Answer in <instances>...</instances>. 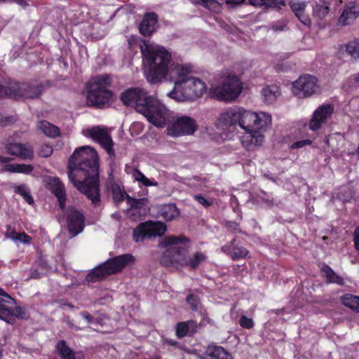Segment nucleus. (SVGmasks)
Listing matches in <instances>:
<instances>
[{
  "mask_svg": "<svg viewBox=\"0 0 359 359\" xmlns=\"http://www.w3.org/2000/svg\"><path fill=\"white\" fill-rule=\"evenodd\" d=\"M83 134L97 142L106 150L110 157L114 158L115 156L114 142L109 132L106 128L95 126L92 128L83 130Z\"/></svg>",
  "mask_w": 359,
  "mask_h": 359,
  "instance_id": "13",
  "label": "nucleus"
},
{
  "mask_svg": "<svg viewBox=\"0 0 359 359\" xmlns=\"http://www.w3.org/2000/svg\"><path fill=\"white\" fill-rule=\"evenodd\" d=\"M12 88L14 91V99H36L39 97L42 92V86L36 83H18L13 82Z\"/></svg>",
  "mask_w": 359,
  "mask_h": 359,
  "instance_id": "15",
  "label": "nucleus"
},
{
  "mask_svg": "<svg viewBox=\"0 0 359 359\" xmlns=\"http://www.w3.org/2000/svg\"><path fill=\"white\" fill-rule=\"evenodd\" d=\"M235 241H236V240H235V238H233V239L231 241V242L230 243V244H229V245H226L223 246V247L222 248V250L224 252H225V253H226V254H228V255H230L231 252H232V250H231V245H233L234 244Z\"/></svg>",
  "mask_w": 359,
  "mask_h": 359,
  "instance_id": "56",
  "label": "nucleus"
},
{
  "mask_svg": "<svg viewBox=\"0 0 359 359\" xmlns=\"http://www.w3.org/2000/svg\"><path fill=\"white\" fill-rule=\"evenodd\" d=\"M240 325L244 328L250 329L254 326V322L252 318L243 315L240 319Z\"/></svg>",
  "mask_w": 359,
  "mask_h": 359,
  "instance_id": "46",
  "label": "nucleus"
},
{
  "mask_svg": "<svg viewBox=\"0 0 359 359\" xmlns=\"http://www.w3.org/2000/svg\"><path fill=\"white\" fill-rule=\"evenodd\" d=\"M8 154L23 160H32L34 158V149L28 144L10 143L6 147Z\"/></svg>",
  "mask_w": 359,
  "mask_h": 359,
  "instance_id": "21",
  "label": "nucleus"
},
{
  "mask_svg": "<svg viewBox=\"0 0 359 359\" xmlns=\"http://www.w3.org/2000/svg\"><path fill=\"white\" fill-rule=\"evenodd\" d=\"M240 107H234L219 114L215 121V127L222 130H226L231 126L239 125Z\"/></svg>",
  "mask_w": 359,
  "mask_h": 359,
  "instance_id": "17",
  "label": "nucleus"
},
{
  "mask_svg": "<svg viewBox=\"0 0 359 359\" xmlns=\"http://www.w3.org/2000/svg\"><path fill=\"white\" fill-rule=\"evenodd\" d=\"M126 171L130 174L135 181L144 187H157L158 185L156 181L147 178L141 171L137 168L126 165Z\"/></svg>",
  "mask_w": 359,
  "mask_h": 359,
  "instance_id": "29",
  "label": "nucleus"
},
{
  "mask_svg": "<svg viewBox=\"0 0 359 359\" xmlns=\"http://www.w3.org/2000/svg\"><path fill=\"white\" fill-rule=\"evenodd\" d=\"M239 126L245 132L266 127L271 122V117L265 112L259 114L240 107Z\"/></svg>",
  "mask_w": 359,
  "mask_h": 359,
  "instance_id": "9",
  "label": "nucleus"
},
{
  "mask_svg": "<svg viewBox=\"0 0 359 359\" xmlns=\"http://www.w3.org/2000/svg\"><path fill=\"white\" fill-rule=\"evenodd\" d=\"M344 142V137L338 133L329 135L325 141L327 146L335 151H339L340 149V144H343Z\"/></svg>",
  "mask_w": 359,
  "mask_h": 359,
  "instance_id": "38",
  "label": "nucleus"
},
{
  "mask_svg": "<svg viewBox=\"0 0 359 359\" xmlns=\"http://www.w3.org/2000/svg\"><path fill=\"white\" fill-rule=\"evenodd\" d=\"M113 199L116 203H119L123 200L126 192L123 189L116 183L111 185Z\"/></svg>",
  "mask_w": 359,
  "mask_h": 359,
  "instance_id": "41",
  "label": "nucleus"
},
{
  "mask_svg": "<svg viewBox=\"0 0 359 359\" xmlns=\"http://www.w3.org/2000/svg\"><path fill=\"white\" fill-rule=\"evenodd\" d=\"M16 121V117L8 116L0 118V126L5 127L10 126Z\"/></svg>",
  "mask_w": 359,
  "mask_h": 359,
  "instance_id": "49",
  "label": "nucleus"
},
{
  "mask_svg": "<svg viewBox=\"0 0 359 359\" xmlns=\"http://www.w3.org/2000/svg\"><path fill=\"white\" fill-rule=\"evenodd\" d=\"M15 192L21 195L29 205H32L34 203V199L31 196L28 188L25 185L16 187L15 188Z\"/></svg>",
  "mask_w": 359,
  "mask_h": 359,
  "instance_id": "42",
  "label": "nucleus"
},
{
  "mask_svg": "<svg viewBox=\"0 0 359 359\" xmlns=\"http://www.w3.org/2000/svg\"><path fill=\"white\" fill-rule=\"evenodd\" d=\"M157 22V16L155 13L147 14L140 25V32L144 36H149L154 31V27Z\"/></svg>",
  "mask_w": 359,
  "mask_h": 359,
  "instance_id": "28",
  "label": "nucleus"
},
{
  "mask_svg": "<svg viewBox=\"0 0 359 359\" xmlns=\"http://www.w3.org/2000/svg\"><path fill=\"white\" fill-rule=\"evenodd\" d=\"M190 65L176 66L171 70L174 76V88L168 95L177 101H194L201 97L207 90L205 83L201 79L190 76Z\"/></svg>",
  "mask_w": 359,
  "mask_h": 359,
  "instance_id": "4",
  "label": "nucleus"
},
{
  "mask_svg": "<svg viewBox=\"0 0 359 359\" xmlns=\"http://www.w3.org/2000/svg\"><path fill=\"white\" fill-rule=\"evenodd\" d=\"M226 1V3L227 4H233V5H236V4H241L242 2H243L245 0H225Z\"/></svg>",
  "mask_w": 359,
  "mask_h": 359,
  "instance_id": "59",
  "label": "nucleus"
},
{
  "mask_svg": "<svg viewBox=\"0 0 359 359\" xmlns=\"http://www.w3.org/2000/svg\"><path fill=\"white\" fill-rule=\"evenodd\" d=\"M353 81L355 84L359 86V72L355 75H353Z\"/></svg>",
  "mask_w": 359,
  "mask_h": 359,
  "instance_id": "60",
  "label": "nucleus"
},
{
  "mask_svg": "<svg viewBox=\"0 0 359 359\" xmlns=\"http://www.w3.org/2000/svg\"><path fill=\"white\" fill-rule=\"evenodd\" d=\"M38 128L46 136L55 137L59 135V128L46 121H41L38 124Z\"/></svg>",
  "mask_w": 359,
  "mask_h": 359,
  "instance_id": "31",
  "label": "nucleus"
},
{
  "mask_svg": "<svg viewBox=\"0 0 359 359\" xmlns=\"http://www.w3.org/2000/svg\"><path fill=\"white\" fill-rule=\"evenodd\" d=\"M228 226L229 228H232L233 230H236L237 229V224L234 222H229V224H228Z\"/></svg>",
  "mask_w": 359,
  "mask_h": 359,
  "instance_id": "62",
  "label": "nucleus"
},
{
  "mask_svg": "<svg viewBox=\"0 0 359 359\" xmlns=\"http://www.w3.org/2000/svg\"><path fill=\"white\" fill-rule=\"evenodd\" d=\"M68 176L74 185L97 205L100 202L99 165L96 151L91 147L76 149L69 161Z\"/></svg>",
  "mask_w": 359,
  "mask_h": 359,
  "instance_id": "1",
  "label": "nucleus"
},
{
  "mask_svg": "<svg viewBox=\"0 0 359 359\" xmlns=\"http://www.w3.org/2000/svg\"><path fill=\"white\" fill-rule=\"evenodd\" d=\"M293 93L299 97H307L320 92V86L316 77L310 74L300 76L293 83Z\"/></svg>",
  "mask_w": 359,
  "mask_h": 359,
  "instance_id": "11",
  "label": "nucleus"
},
{
  "mask_svg": "<svg viewBox=\"0 0 359 359\" xmlns=\"http://www.w3.org/2000/svg\"><path fill=\"white\" fill-rule=\"evenodd\" d=\"M346 53L354 60H359V40L351 41L344 46Z\"/></svg>",
  "mask_w": 359,
  "mask_h": 359,
  "instance_id": "39",
  "label": "nucleus"
},
{
  "mask_svg": "<svg viewBox=\"0 0 359 359\" xmlns=\"http://www.w3.org/2000/svg\"><path fill=\"white\" fill-rule=\"evenodd\" d=\"M167 226L163 222L151 221L141 223L133 231V239L136 243L144 238H152L161 236L166 231Z\"/></svg>",
  "mask_w": 359,
  "mask_h": 359,
  "instance_id": "12",
  "label": "nucleus"
},
{
  "mask_svg": "<svg viewBox=\"0 0 359 359\" xmlns=\"http://www.w3.org/2000/svg\"><path fill=\"white\" fill-rule=\"evenodd\" d=\"M0 319L9 324L15 323L14 311L6 307L5 305L0 306Z\"/></svg>",
  "mask_w": 359,
  "mask_h": 359,
  "instance_id": "40",
  "label": "nucleus"
},
{
  "mask_svg": "<svg viewBox=\"0 0 359 359\" xmlns=\"http://www.w3.org/2000/svg\"><path fill=\"white\" fill-rule=\"evenodd\" d=\"M0 296H2L4 297H7L8 300L7 301L9 302L10 301L14 302V299H13L8 293H6L1 287H0Z\"/></svg>",
  "mask_w": 359,
  "mask_h": 359,
  "instance_id": "58",
  "label": "nucleus"
},
{
  "mask_svg": "<svg viewBox=\"0 0 359 359\" xmlns=\"http://www.w3.org/2000/svg\"><path fill=\"white\" fill-rule=\"evenodd\" d=\"M149 97L142 88H130L121 94L120 99L125 105L133 107L139 112V107H144Z\"/></svg>",
  "mask_w": 359,
  "mask_h": 359,
  "instance_id": "14",
  "label": "nucleus"
},
{
  "mask_svg": "<svg viewBox=\"0 0 359 359\" xmlns=\"http://www.w3.org/2000/svg\"><path fill=\"white\" fill-rule=\"evenodd\" d=\"M330 1L319 0V2H316L313 6L312 15L318 23L324 20L330 13Z\"/></svg>",
  "mask_w": 359,
  "mask_h": 359,
  "instance_id": "25",
  "label": "nucleus"
},
{
  "mask_svg": "<svg viewBox=\"0 0 359 359\" xmlns=\"http://www.w3.org/2000/svg\"><path fill=\"white\" fill-rule=\"evenodd\" d=\"M34 170V167L27 164H7L4 169V171L9 172H19L23 174H29Z\"/></svg>",
  "mask_w": 359,
  "mask_h": 359,
  "instance_id": "33",
  "label": "nucleus"
},
{
  "mask_svg": "<svg viewBox=\"0 0 359 359\" xmlns=\"http://www.w3.org/2000/svg\"><path fill=\"white\" fill-rule=\"evenodd\" d=\"M48 187L57 198L60 206L64 208L65 205L66 194L65 187L58 178L54 177L50 179L48 182Z\"/></svg>",
  "mask_w": 359,
  "mask_h": 359,
  "instance_id": "24",
  "label": "nucleus"
},
{
  "mask_svg": "<svg viewBox=\"0 0 359 359\" xmlns=\"http://www.w3.org/2000/svg\"><path fill=\"white\" fill-rule=\"evenodd\" d=\"M126 201L127 203L130 205L128 215L132 220H139L142 216L147 215L149 212V209L146 198L133 199L127 196Z\"/></svg>",
  "mask_w": 359,
  "mask_h": 359,
  "instance_id": "19",
  "label": "nucleus"
},
{
  "mask_svg": "<svg viewBox=\"0 0 359 359\" xmlns=\"http://www.w3.org/2000/svg\"><path fill=\"white\" fill-rule=\"evenodd\" d=\"M354 243L355 248L359 250V226L354 231Z\"/></svg>",
  "mask_w": 359,
  "mask_h": 359,
  "instance_id": "55",
  "label": "nucleus"
},
{
  "mask_svg": "<svg viewBox=\"0 0 359 359\" xmlns=\"http://www.w3.org/2000/svg\"><path fill=\"white\" fill-rule=\"evenodd\" d=\"M166 343L171 346H175L177 344L176 341L172 339H166Z\"/></svg>",
  "mask_w": 359,
  "mask_h": 359,
  "instance_id": "61",
  "label": "nucleus"
},
{
  "mask_svg": "<svg viewBox=\"0 0 359 359\" xmlns=\"http://www.w3.org/2000/svg\"><path fill=\"white\" fill-rule=\"evenodd\" d=\"M251 5L260 7L277 8L286 6L284 0H249Z\"/></svg>",
  "mask_w": 359,
  "mask_h": 359,
  "instance_id": "35",
  "label": "nucleus"
},
{
  "mask_svg": "<svg viewBox=\"0 0 359 359\" xmlns=\"http://www.w3.org/2000/svg\"><path fill=\"white\" fill-rule=\"evenodd\" d=\"M334 112L332 104H324L319 106L313 112L309 123V128L312 131L318 130L325 124Z\"/></svg>",
  "mask_w": 359,
  "mask_h": 359,
  "instance_id": "18",
  "label": "nucleus"
},
{
  "mask_svg": "<svg viewBox=\"0 0 359 359\" xmlns=\"http://www.w3.org/2000/svg\"><path fill=\"white\" fill-rule=\"evenodd\" d=\"M243 84L240 78L233 73L226 72L219 78L218 84L210 88L211 97L224 102H232L241 95Z\"/></svg>",
  "mask_w": 359,
  "mask_h": 359,
  "instance_id": "5",
  "label": "nucleus"
},
{
  "mask_svg": "<svg viewBox=\"0 0 359 359\" xmlns=\"http://www.w3.org/2000/svg\"><path fill=\"white\" fill-rule=\"evenodd\" d=\"M262 95L264 97L265 102L271 104L280 95L279 88L276 86H271L265 88L262 90Z\"/></svg>",
  "mask_w": 359,
  "mask_h": 359,
  "instance_id": "34",
  "label": "nucleus"
},
{
  "mask_svg": "<svg viewBox=\"0 0 359 359\" xmlns=\"http://www.w3.org/2000/svg\"><path fill=\"white\" fill-rule=\"evenodd\" d=\"M194 198L201 205H203L205 208H208L210 205H212V201H209L207 199H205L202 195L198 194L195 195L194 196Z\"/></svg>",
  "mask_w": 359,
  "mask_h": 359,
  "instance_id": "50",
  "label": "nucleus"
},
{
  "mask_svg": "<svg viewBox=\"0 0 359 359\" xmlns=\"http://www.w3.org/2000/svg\"><path fill=\"white\" fill-rule=\"evenodd\" d=\"M17 235H18V233L15 232V231L13 229H12L11 226H8L7 231L6 232V236L7 238L15 241Z\"/></svg>",
  "mask_w": 359,
  "mask_h": 359,
  "instance_id": "54",
  "label": "nucleus"
},
{
  "mask_svg": "<svg viewBox=\"0 0 359 359\" xmlns=\"http://www.w3.org/2000/svg\"><path fill=\"white\" fill-rule=\"evenodd\" d=\"M248 251L243 247H234L230 254L231 257L233 260L243 258L247 256Z\"/></svg>",
  "mask_w": 359,
  "mask_h": 359,
  "instance_id": "44",
  "label": "nucleus"
},
{
  "mask_svg": "<svg viewBox=\"0 0 359 359\" xmlns=\"http://www.w3.org/2000/svg\"><path fill=\"white\" fill-rule=\"evenodd\" d=\"M139 113L158 128H163L169 120L168 108L158 99L149 97L144 107H139Z\"/></svg>",
  "mask_w": 359,
  "mask_h": 359,
  "instance_id": "8",
  "label": "nucleus"
},
{
  "mask_svg": "<svg viewBox=\"0 0 359 359\" xmlns=\"http://www.w3.org/2000/svg\"><path fill=\"white\" fill-rule=\"evenodd\" d=\"M198 325L194 320H187L178 323L176 325V335L178 338H182L187 335H192L197 332Z\"/></svg>",
  "mask_w": 359,
  "mask_h": 359,
  "instance_id": "27",
  "label": "nucleus"
},
{
  "mask_svg": "<svg viewBox=\"0 0 359 359\" xmlns=\"http://www.w3.org/2000/svg\"><path fill=\"white\" fill-rule=\"evenodd\" d=\"M134 258L130 254H124L110 259L103 264L94 268L86 277V280L97 282L104 277L121 271L129 263L133 262Z\"/></svg>",
  "mask_w": 359,
  "mask_h": 359,
  "instance_id": "7",
  "label": "nucleus"
},
{
  "mask_svg": "<svg viewBox=\"0 0 359 359\" xmlns=\"http://www.w3.org/2000/svg\"><path fill=\"white\" fill-rule=\"evenodd\" d=\"M187 302L190 304L191 309L193 311H196L198 307L199 302L197 297H196L194 294H191L187 296Z\"/></svg>",
  "mask_w": 359,
  "mask_h": 359,
  "instance_id": "48",
  "label": "nucleus"
},
{
  "mask_svg": "<svg viewBox=\"0 0 359 359\" xmlns=\"http://www.w3.org/2000/svg\"><path fill=\"white\" fill-rule=\"evenodd\" d=\"M359 15V5L354 2H349L344 8L339 18V23L347 25L355 20Z\"/></svg>",
  "mask_w": 359,
  "mask_h": 359,
  "instance_id": "23",
  "label": "nucleus"
},
{
  "mask_svg": "<svg viewBox=\"0 0 359 359\" xmlns=\"http://www.w3.org/2000/svg\"><path fill=\"white\" fill-rule=\"evenodd\" d=\"M342 304L351 309L359 312V297L352 294H346L341 297Z\"/></svg>",
  "mask_w": 359,
  "mask_h": 359,
  "instance_id": "37",
  "label": "nucleus"
},
{
  "mask_svg": "<svg viewBox=\"0 0 359 359\" xmlns=\"http://www.w3.org/2000/svg\"><path fill=\"white\" fill-rule=\"evenodd\" d=\"M111 82V78L106 74L92 79L88 84V105L100 107L109 104L112 96L111 91L108 89Z\"/></svg>",
  "mask_w": 359,
  "mask_h": 359,
  "instance_id": "6",
  "label": "nucleus"
},
{
  "mask_svg": "<svg viewBox=\"0 0 359 359\" xmlns=\"http://www.w3.org/2000/svg\"><path fill=\"white\" fill-rule=\"evenodd\" d=\"M312 144V141L310 140H299L293 143L291 146V149H300L306 146H309Z\"/></svg>",
  "mask_w": 359,
  "mask_h": 359,
  "instance_id": "51",
  "label": "nucleus"
},
{
  "mask_svg": "<svg viewBox=\"0 0 359 359\" xmlns=\"http://www.w3.org/2000/svg\"><path fill=\"white\" fill-rule=\"evenodd\" d=\"M15 313V319L20 318V319H27V314L25 312L24 309H22L21 307H15L14 310H13Z\"/></svg>",
  "mask_w": 359,
  "mask_h": 359,
  "instance_id": "52",
  "label": "nucleus"
},
{
  "mask_svg": "<svg viewBox=\"0 0 359 359\" xmlns=\"http://www.w3.org/2000/svg\"><path fill=\"white\" fill-rule=\"evenodd\" d=\"M81 316L87 320L88 323H91L93 320V316H91L88 312L82 311Z\"/></svg>",
  "mask_w": 359,
  "mask_h": 359,
  "instance_id": "57",
  "label": "nucleus"
},
{
  "mask_svg": "<svg viewBox=\"0 0 359 359\" xmlns=\"http://www.w3.org/2000/svg\"><path fill=\"white\" fill-rule=\"evenodd\" d=\"M321 270L328 283L343 285V279L337 276L330 266L325 265Z\"/></svg>",
  "mask_w": 359,
  "mask_h": 359,
  "instance_id": "36",
  "label": "nucleus"
},
{
  "mask_svg": "<svg viewBox=\"0 0 359 359\" xmlns=\"http://www.w3.org/2000/svg\"><path fill=\"white\" fill-rule=\"evenodd\" d=\"M10 161V158H7V157H5V156H0V161L2 162V163H6L8 161Z\"/></svg>",
  "mask_w": 359,
  "mask_h": 359,
  "instance_id": "64",
  "label": "nucleus"
},
{
  "mask_svg": "<svg viewBox=\"0 0 359 359\" xmlns=\"http://www.w3.org/2000/svg\"><path fill=\"white\" fill-rule=\"evenodd\" d=\"M67 325H68L69 327H73V328H75L76 330H79V328L78 327L75 326V325H74L71 322V320H70L69 319H68V320H67Z\"/></svg>",
  "mask_w": 359,
  "mask_h": 359,
  "instance_id": "63",
  "label": "nucleus"
},
{
  "mask_svg": "<svg viewBox=\"0 0 359 359\" xmlns=\"http://www.w3.org/2000/svg\"><path fill=\"white\" fill-rule=\"evenodd\" d=\"M289 6L295 16L299 20L307 27L311 25V20L309 16L306 13V8L307 4L306 1L299 0H290L289 1Z\"/></svg>",
  "mask_w": 359,
  "mask_h": 359,
  "instance_id": "22",
  "label": "nucleus"
},
{
  "mask_svg": "<svg viewBox=\"0 0 359 359\" xmlns=\"http://www.w3.org/2000/svg\"><path fill=\"white\" fill-rule=\"evenodd\" d=\"M147 80L153 84L163 80H174L171 70L182 65L172 62L171 54L163 46L144 42L141 47Z\"/></svg>",
  "mask_w": 359,
  "mask_h": 359,
  "instance_id": "2",
  "label": "nucleus"
},
{
  "mask_svg": "<svg viewBox=\"0 0 359 359\" xmlns=\"http://www.w3.org/2000/svg\"><path fill=\"white\" fill-rule=\"evenodd\" d=\"M201 4L214 13H219L222 10L220 4L216 0H200Z\"/></svg>",
  "mask_w": 359,
  "mask_h": 359,
  "instance_id": "43",
  "label": "nucleus"
},
{
  "mask_svg": "<svg viewBox=\"0 0 359 359\" xmlns=\"http://www.w3.org/2000/svg\"><path fill=\"white\" fill-rule=\"evenodd\" d=\"M208 359H233L231 354L223 347L219 346H208L202 358Z\"/></svg>",
  "mask_w": 359,
  "mask_h": 359,
  "instance_id": "26",
  "label": "nucleus"
},
{
  "mask_svg": "<svg viewBox=\"0 0 359 359\" xmlns=\"http://www.w3.org/2000/svg\"><path fill=\"white\" fill-rule=\"evenodd\" d=\"M57 349L62 359H83V355L74 353L64 340H61L57 343Z\"/></svg>",
  "mask_w": 359,
  "mask_h": 359,
  "instance_id": "30",
  "label": "nucleus"
},
{
  "mask_svg": "<svg viewBox=\"0 0 359 359\" xmlns=\"http://www.w3.org/2000/svg\"><path fill=\"white\" fill-rule=\"evenodd\" d=\"M15 241H20L22 243H29L31 241V237L25 233H20L17 235Z\"/></svg>",
  "mask_w": 359,
  "mask_h": 359,
  "instance_id": "53",
  "label": "nucleus"
},
{
  "mask_svg": "<svg viewBox=\"0 0 359 359\" xmlns=\"http://www.w3.org/2000/svg\"><path fill=\"white\" fill-rule=\"evenodd\" d=\"M53 151V149L51 146L48 144H43L41 147L39 154L41 156L46 158L52 154Z\"/></svg>",
  "mask_w": 359,
  "mask_h": 359,
  "instance_id": "47",
  "label": "nucleus"
},
{
  "mask_svg": "<svg viewBox=\"0 0 359 359\" xmlns=\"http://www.w3.org/2000/svg\"><path fill=\"white\" fill-rule=\"evenodd\" d=\"M264 136L260 129L246 131L241 137L243 147L248 151H254L262 145Z\"/></svg>",
  "mask_w": 359,
  "mask_h": 359,
  "instance_id": "20",
  "label": "nucleus"
},
{
  "mask_svg": "<svg viewBox=\"0 0 359 359\" xmlns=\"http://www.w3.org/2000/svg\"><path fill=\"white\" fill-rule=\"evenodd\" d=\"M13 82L9 83L7 86L0 85V97H10L13 98V89L12 88Z\"/></svg>",
  "mask_w": 359,
  "mask_h": 359,
  "instance_id": "45",
  "label": "nucleus"
},
{
  "mask_svg": "<svg viewBox=\"0 0 359 359\" xmlns=\"http://www.w3.org/2000/svg\"><path fill=\"white\" fill-rule=\"evenodd\" d=\"M161 215L166 220H172L180 214L175 204H165L160 208Z\"/></svg>",
  "mask_w": 359,
  "mask_h": 359,
  "instance_id": "32",
  "label": "nucleus"
},
{
  "mask_svg": "<svg viewBox=\"0 0 359 359\" xmlns=\"http://www.w3.org/2000/svg\"><path fill=\"white\" fill-rule=\"evenodd\" d=\"M67 225L69 233L74 237L81 233L85 226L83 215L74 207H69L66 212Z\"/></svg>",
  "mask_w": 359,
  "mask_h": 359,
  "instance_id": "16",
  "label": "nucleus"
},
{
  "mask_svg": "<svg viewBox=\"0 0 359 359\" xmlns=\"http://www.w3.org/2000/svg\"><path fill=\"white\" fill-rule=\"evenodd\" d=\"M196 121L187 116L177 117L167 128V134L171 137L192 135L196 131Z\"/></svg>",
  "mask_w": 359,
  "mask_h": 359,
  "instance_id": "10",
  "label": "nucleus"
},
{
  "mask_svg": "<svg viewBox=\"0 0 359 359\" xmlns=\"http://www.w3.org/2000/svg\"><path fill=\"white\" fill-rule=\"evenodd\" d=\"M189 242V239L183 235H172L163 238L158 244L160 248L166 249L161 259V263L166 266L180 265L188 266L190 269H196L205 261L207 257L201 252H196L187 258L186 245Z\"/></svg>",
  "mask_w": 359,
  "mask_h": 359,
  "instance_id": "3",
  "label": "nucleus"
}]
</instances>
